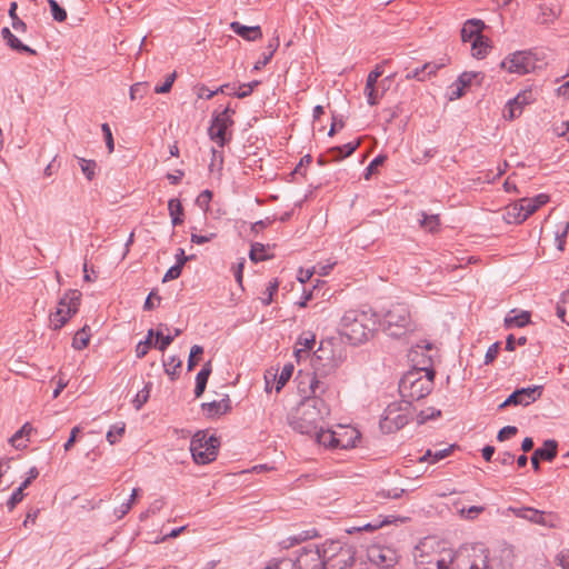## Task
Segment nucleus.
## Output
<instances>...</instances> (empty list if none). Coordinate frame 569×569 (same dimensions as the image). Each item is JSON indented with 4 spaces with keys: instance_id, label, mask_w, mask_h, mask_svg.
<instances>
[{
    "instance_id": "f704fd0d",
    "label": "nucleus",
    "mask_w": 569,
    "mask_h": 569,
    "mask_svg": "<svg viewBox=\"0 0 569 569\" xmlns=\"http://www.w3.org/2000/svg\"><path fill=\"white\" fill-rule=\"evenodd\" d=\"M181 333L180 329H174L173 335H163L162 331L154 332V336L157 338L154 347L158 348L160 351H164L173 341V339Z\"/></svg>"
},
{
    "instance_id": "423d86ee",
    "label": "nucleus",
    "mask_w": 569,
    "mask_h": 569,
    "mask_svg": "<svg viewBox=\"0 0 569 569\" xmlns=\"http://www.w3.org/2000/svg\"><path fill=\"white\" fill-rule=\"evenodd\" d=\"M325 569H346L355 560V548L340 540H328L320 547Z\"/></svg>"
},
{
    "instance_id": "20e7f679",
    "label": "nucleus",
    "mask_w": 569,
    "mask_h": 569,
    "mask_svg": "<svg viewBox=\"0 0 569 569\" xmlns=\"http://www.w3.org/2000/svg\"><path fill=\"white\" fill-rule=\"evenodd\" d=\"M381 330L390 338L402 339L415 332L417 326L412 319L409 307L397 302L383 312L378 319Z\"/></svg>"
},
{
    "instance_id": "5fc2aeb1",
    "label": "nucleus",
    "mask_w": 569,
    "mask_h": 569,
    "mask_svg": "<svg viewBox=\"0 0 569 569\" xmlns=\"http://www.w3.org/2000/svg\"><path fill=\"white\" fill-rule=\"evenodd\" d=\"M7 43L13 50L21 51V52H28V53H31V54L34 53V50H32L30 47L23 44L14 34H12L7 40Z\"/></svg>"
},
{
    "instance_id": "5701e85b",
    "label": "nucleus",
    "mask_w": 569,
    "mask_h": 569,
    "mask_svg": "<svg viewBox=\"0 0 569 569\" xmlns=\"http://www.w3.org/2000/svg\"><path fill=\"white\" fill-rule=\"evenodd\" d=\"M32 432V427L29 422H26L10 439L9 442L16 449H24L27 448V442L29 441V437Z\"/></svg>"
},
{
    "instance_id": "69168bd1",
    "label": "nucleus",
    "mask_w": 569,
    "mask_h": 569,
    "mask_svg": "<svg viewBox=\"0 0 569 569\" xmlns=\"http://www.w3.org/2000/svg\"><path fill=\"white\" fill-rule=\"evenodd\" d=\"M521 110L511 100L508 102L507 108L505 110L503 117L509 120H513L515 118L521 114Z\"/></svg>"
},
{
    "instance_id": "603ef678",
    "label": "nucleus",
    "mask_w": 569,
    "mask_h": 569,
    "mask_svg": "<svg viewBox=\"0 0 569 569\" xmlns=\"http://www.w3.org/2000/svg\"><path fill=\"white\" fill-rule=\"evenodd\" d=\"M51 9L52 17L56 21L62 22L67 19V12L61 8L56 0H48Z\"/></svg>"
},
{
    "instance_id": "dca6fc26",
    "label": "nucleus",
    "mask_w": 569,
    "mask_h": 569,
    "mask_svg": "<svg viewBox=\"0 0 569 569\" xmlns=\"http://www.w3.org/2000/svg\"><path fill=\"white\" fill-rule=\"evenodd\" d=\"M368 559L377 566L389 567L393 563V551L379 545H372L367 550Z\"/></svg>"
},
{
    "instance_id": "338daca9",
    "label": "nucleus",
    "mask_w": 569,
    "mask_h": 569,
    "mask_svg": "<svg viewBox=\"0 0 569 569\" xmlns=\"http://www.w3.org/2000/svg\"><path fill=\"white\" fill-rule=\"evenodd\" d=\"M23 499V493L21 492V488H17L9 500L7 501V507L11 511L14 507Z\"/></svg>"
},
{
    "instance_id": "4468645a",
    "label": "nucleus",
    "mask_w": 569,
    "mask_h": 569,
    "mask_svg": "<svg viewBox=\"0 0 569 569\" xmlns=\"http://www.w3.org/2000/svg\"><path fill=\"white\" fill-rule=\"evenodd\" d=\"M229 111V108H226L222 112L217 114L209 127L210 139L217 142L219 147H223L229 140L227 129L232 123Z\"/></svg>"
},
{
    "instance_id": "a18cd8bd",
    "label": "nucleus",
    "mask_w": 569,
    "mask_h": 569,
    "mask_svg": "<svg viewBox=\"0 0 569 569\" xmlns=\"http://www.w3.org/2000/svg\"><path fill=\"white\" fill-rule=\"evenodd\" d=\"M483 511H485L483 506H471L469 508L462 507V508L458 509L459 516L467 520L476 519Z\"/></svg>"
},
{
    "instance_id": "58836bf2",
    "label": "nucleus",
    "mask_w": 569,
    "mask_h": 569,
    "mask_svg": "<svg viewBox=\"0 0 569 569\" xmlns=\"http://www.w3.org/2000/svg\"><path fill=\"white\" fill-rule=\"evenodd\" d=\"M293 372V366L291 363L284 365L280 375L276 378V391L279 392L284 385L289 381Z\"/></svg>"
},
{
    "instance_id": "e433bc0d",
    "label": "nucleus",
    "mask_w": 569,
    "mask_h": 569,
    "mask_svg": "<svg viewBox=\"0 0 569 569\" xmlns=\"http://www.w3.org/2000/svg\"><path fill=\"white\" fill-rule=\"evenodd\" d=\"M90 340L89 328L84 326L82 329L78 330L72 339V347L76 350L84 349Z\"/></svg>"
},
{
    "instance_id": "a211bd4d",
    "label": "nucleus",
    "mask_w": 569,
    "mask_h": 569,
    "mask_svg": "<svg viewBox=\"0 0 569 569\" xmlns=\"http://www.w3.org/2000/svg\"><path fill=\"white\" fill-rule=\"evenodd\" d=\"M299 389L306 397H318V393L325 391L322 382L313 373H306L300 376Z\"/></svg>"
},
{
    "instance_id": "49530a36",
    "label": "nucleus",
    "mask_w": 569,
    "mask_h": 569,
    "mask_svg": "<svg viewBox=\"0 0 569 569\" xmlns=\"http://www.w3.org/2000/svg\"><path fill=\"white\" fill-rule=\"evenodd\" d=\"M151 383H147L142 390H140L134 399L132 400L133 407L140 410L142 406L148 401L150 396Z\"/></svg>"
},
{
    "instance_id": "f3484780",
    "label": "nucleus",
    "mask_w": 569,
    "mask_h": 569,
    "mask_svg": "<svg viewBox=\"0 0 569 569\" xmlns=\"http://www.w3.org/2000/svg\"><path fill=\"white\" fill-rule=\"evenodd\" d=\"M432 350V343L428 341H421L411 348L409 358L416 365L427 367L432 360V355H430Z\"/></svg>"
},
{
    "instance_id": "c756f323",
    "label": "nucleus",
    "mask_w": 569,
    "mask_h": 569,
    "mask_svg": "<svg viewBox=\"0 0 569 569\" xmlns=\"http://www.w3.org/2000/svg\"><path fill=\"white\" fill-rule=\"evenodd\" d=\"M515 311H511L506 318H505V325L507 328H521L526 326L530 321V315L527 311H521L518 315H511Z\"/></svg>"
},
{
    "instance_id": "c03bdc74",
    "label": "nucleus",
    "mask_w": 569,
    "mask_h": 569,
    "mask_svg": "<svg viewBox=\"0 0 569 569\" xmlns=\"http://www.w3.org/2000/svg\"><path fill=\"white\" fill-rule=\"evenodd\" d=\"M267 248L262 243L256 242L251 244V249L249 252V258L253 262L266 260L268 257L266 254Z\"/></svg>"
},
{
    "instance_id": "ea45409f",
    "label": "nucleus",
    "mask_w": 569,
    "mask_h": 569,
    "mask_svg": "<svg viewBox=\"0 0 569 569\" xmlns=\"http://www.w3.org/2000/svg\"><path fill=\"white\" fill-rule=\"evenodd\" d=\"M316 343V336L311 332H303L297 340L296 347L305 349L309 353Z\"/></svg>"
},
{
    "instance_id": "9d476101",
    "label": "nucleus",
    "mask_w": 569,
    "mask_h": 569,
    "mask_svg": "<svg viewBox=\"0 0 569 569\" xmlns=\"http://www.w3.org/2000/svg\"><path fill=\"white\" fill-rule=\"evenodd\" d=\"M456 569H499L489 565L488 550L480 545L463 548L459 552Z\"/></svg>"
},
{
    "instance_id": "de8ad7c7",
    "label": "nucleus",
    "mask_w": 569,
    "mask_h": 569,
    "mask_svg": "<svg viewBox=\"0 0 569 569\" xmlns=\"http://www.w3.org/2000/svg\"><path fill=\"white\" fill-rule=\"evenodd\" d=\"M153 336H154V331L152 329H150L148 331L146 340L144 341H140L137 345V347H136V356L138 358H143L148 353V351H149V349L151 347V339H152Z\"/></svg>"
},
{
    "instance_id": "a878e982",
    "label": "nucleus",
    "mask_w": 569,
    "mask_h": 569,
    "mask_svg": "<svg viewBox=\"0 0 569 569\" xmlns=\"http://www.w3.org/2000/svg\"><path fill=\"white\" fill-rule=\"evenodd\" d=\"M510 510L516 517L529 520L535 523H543L545 521L543 512L533 508H510Z\"/></svg>"
},
{
    "instance_id": "774afa93",
    "label": "nucleus",
    "mask_w": 569,
    "mask_h": 569,
    "mask_svg": "<svg viewBox=\"0 0 569 569\" xmlns=\"http://www.w3.org/2000/svg\"><path fill=\"white\" fill-rule=\"evenodd\" d=\"M556 560L562 569H569V550L560 551L557 555Z\"/></svg>"
},
{
    "instance_id": "0eeeda50",
    "label": "nucleus",
    "mask_w": 569,
    "mask_h": 569,
    "mask_svg": "<svg viewBox=\"0 0 569 569\" xmlns=\"http://www.w3.org/2000/svg\"><path fill=\"white\" fill-rule=\"evenodd\" d=\"M411 416V403L405 401H393L387 406L381 419L380 429L386 433L398 431L405 427Z\"/></svg>"
},
{
    "instance_id": "c9c22d12",
    "label": "nucleus",
    "mask_w": 569,
    "mask_h": 569,
    "mask_svg": "<svg viewBox=\"0 0 569 569\" xmlns=\"http://www.w3.org/2000/svg\"><path fill=\"white\" fill-rule=\"evenodd\" d=\"M168 210L171 217V221L173 226H178L182 223L181 216L183 213V209L181 202L178 199H170L168 202Z\"/></svg>"
},
{
    "instance_id": "4d7b16f0",
    "label": "nucleus",
    "mask_w": 569,
    "mask_h": 569,
    "mask_svg": "<svg viewBox=\"0 0 569 569\" xmlns=\"http://www.w3.org/2000/svg\"><path fill=\"white\" fill-rule=\"evenodd\" d=\"M203 353V348L199 345H194L190 349V355L188 358L187 369L188 371L193 370V368L197 366L196 357Z\"/></svg>"
},
{
    "instance_id": "680f3d73",
    "label": "nucleus",
    "mask_w": 569,
    "mask_h": 569,
    "mask_svg": "<svg viewBox=\"0 0 569 569\" xmlns=\"http://www.w3.org/2000/svg\"><path fill=\"white\" fill-rule=\"evenodd\" d=\"M223 163V158L220 152H218L216 149H212V159L209 164V170L213 172L214 170L221 171Z\"/></svg>"
},
{
    "instance_id": "6e6d98bb",
    "label": "nucleus",
    "mask_w": 569,
    "mask_h": 569,
    "mask_svg": "<svg viewBox=\"0 0 569 569\" xmlns=\"http://www.w3.org/2000/svg\"><path fill=\"white\" fill-rule=\"evenodd\" d=\"M365 96L367 97V102L370 106H375L379 102L381 96L376 90V86L367 84L365 87Z\"/></svg>"
},
{
    "instance_id": "f257e3e1",
    "label": "nucleus",
    "mask_w": 569,
    "mask_h": 569,
    "mask_svg": "<svg viewBox=\"0 0 569 569\" xmlns=\"http://www.w3.org/2000/svg\"><path fill=\"white\" fill-rule=\"evenodd\" d=\"M459 551H453L446 542L436 538H425L415 548L413 558L423 569H456Z\"/></svg>"
},
{
    "instance_id": "aec40b11",
    "label": "nucleus",
    "mask_w": 569,
    "mask_h": 569,
    "mask_svg": "<svg viewBox=\"0 0 569 569\" xmlns=\"http://www.w3.org/2000/svg\"><path fill=\"white\" fill-rule=\"evenodd\" d=\"M485 23L481 20L471 19L465 22L461 29V39L463 42H473L478 37H481V31Z\"/></svg>"
},
{
    "instance_id": "72a5a7b5",
    "label": "nucleus",
    "mask_w": 569,
    "mask_h": 569,
    "mask_svg": "<svg viewBox=\"0 0 569 569\" xmlns=\"http://www.w3.org/2000/svg\"><path fill=\"white\" fill-rule=\"evenodd\" d=\"M453 446L440 450H427L426 453L419 459L420 461H428L431 463L438 462L449 456Z\"/></svg>"
},
{
    "instance_id": "864d4df0",
    "label": "nucleus",
    "mask_w": 569,
    "mask_h": 569,
    "mask_svg": "<svg viewBox=\"0 0 569 569\" xmlns=\"http://www.w3.org/2000/svg\"><path fill=\"white\" fill-rule=\"evenodd\" d=\"M148 84L144 82H137L130 87V99L137 100L143 98L147 93Z\"/></svg>"
},
{
    "instance_id": "9b49d317",
    "label": "nucleus",
    "mask_w": 569,
    "mask_h": 569,
    "mask_svg": "<svg viewBox=\"0 0 569 569\" xmlns=\"http://www.w3.org/2000/svg\"><path fill=\"white\" fill-rule=\"evenodd\" d=\"M537 58L530 51H517L506 57L500 67L510 73L526 74L536 69Z\"/></svg>"
},
{
    "instance_id": "13d9d810",
    "label": "nucleus",
    "mask_w": 569,
    "mask_h": 569,
    "mask_svg": "<svg viewBox=\"0 0 569 569\" xmlns=\"http://www.w3.org/2000/svg\"><path fill=\"white\" fill-rule=\"evenodd\" d=\"M440 410H437L435 408H427L426 410H421L419 415L417 416V422L419 425L425 423L429 419L436 418L440 416Z\"/></svg>"
},
{
    "instance_id": "4be33fe9",
    "label": "nucleus",
    "mask_w": 569,
    "mask_h": 569,
    "mask_svg": "<svg viewBox=\"0 0 569 569\" xmlns=\"http://www.w3.org/2000/svg\"><path fill=\"white\" fill-rule=\"evenodd\" d=\"M528 218L522 201L511 203L507 207L506 220L508 223H521Z\"/></svg>"
},
{
    "instance_id": "1a4fd4ad",
    "label": "nucleus",
    "mask_w": 569,
    "mask_h": 569,
    "mask_svg": "<svg viewBox=\"0 0 569 569\" xmlns=\"http://www.w3.org/2000/svg\"><path fill=\"white\" fill-rule=\"evenodd\" d=\"M81 293L78 290L67 291L59 300L56 312L50 315V325L54 330L62 328L77 313Z\"/></svg>"
},
{
    "instance_id": "37998d69",
    "label": "nucleus",
    "mask_w": 569,
    "mask_h": 569,
    "mask_svg": "<svg viewBox=\"0 0 569 569\" xmlns=\"http://www.w3.org/2000/svg\"><path fill=\"white\" fill-rule=\"evenodd\" d=\"M420 224L426 230L433 232L439 227V217L437 214L428 216L427 213L421 212Z\"/></svg>"
},
{
    "instance_id": "052dcab7",
    "label": "nucleus",
    "mask_w": 569,
    "mask_h": 569,
    "mask_svg": "<svg viewBox=\"0 0 569 569\" xmlns=\"http://www.w3.org/2000/svg\"><path fill=\"white\" fill-rule=\"evenodd\" d=\"M176 77H177L176 72L170 73L166 78V81L163 82V84L157 86L154 88V92L156 93H167V92H169L171 90V88H172V84H173V82L176 80Z\"/></svg>"
},
{
    "instance_id": "473e14b6",
    "label": "nucleus",
    "mask_w": 569,
    "mask_h": 569,
    "mask_svg": "<svg viewBox=\"0 0 569 569\" xmlns=\"http://www.w3.org/2000/svg\"><path fill=\"white\" fill-rule=\"evenodd\" d=\"M536 100L535 92L531 88H527L519 92L511 102L515 103L522 111L527 104L532 103Z\"/></svg>"
},
{
    "instance_id": "09e8293b",
    "label": "nucleus",
    "mask_w": 569,
    "mask_h": 569,
    "mask_svg": "<svg viewBox=\"0 0 569 569\" xmlns=\"http://www.w3.org/2000/svg\"><path fill=\"white\" fill-rule=\"evenodd\" d=\"M264 569H295V565L290 558L271 559Z\"/></svg>"
},
{
    "instance_id": "39448f33",
    "label": "nucleus",
    "mask_w": 569,
    "mask_h": 569,
    "mask_svg": "<svg viewBox=\"0 0 569 569\" xmlns=\"http://www.w3.org/2000/svg\"><path fill=\"white\" fill-rule=\"evenodd\" d=\"M435 371L428 367L412 368L399 382V392L409 403L428 396L433 388Z\"/></svg>"
},
{
    "instance_id": "6ab92c4d",
    "label": "nucleus",
    "mask_w": 569,
    "mask_h": 569,
    "mask_svg": "<svg viewBox=\"0 0 569 569\" xmlns=\"http://www.w3.org/2000/svg\"><path fill=\"white\" fill-rule=\"evenodd\" d=\"M203 413L208 418H217L227 413L230 409V399L228 395H224L222 399L214 400L211 402H203L201 405Z\"/></svg>"
},
{
    "instance_id": "3c124183",
    "label": "nucleus",
    "mask_w": 569,
    "mask_h": 569,
    "mask_svg": "<svg viewBox=\"0 0 569 569\" xmlns=\"http://www.w3.org/2000/svg\"><path fill=\"white\" fill-rule=\"evenodd\" d=\"M216 238H217V233L216 232H209L207 234H198L196 232V228H192V232H191V236H190L191 242L196 243V244H203V243L212 241Z\"/></svg>"
},
{
    "instance_id": "2f4dec72",
    "label": "nucleus",
    "mask_w": 569,
    "mask_h": 569,
    "mask_svg": "<svg viewBox=\"0 0 569 569\" xmlns=\"http://www.w3.org/2000/svg\"><path fill=\"white\" fill-rule=\"evenodd\" d=\"M181 366V360L176 356H170L168 359L163 360L164 371L171 380H176L178 378Z\"/></svg>"
},
{
    "instance_id": "bf43d9fd",
    "label": "nucleus",
    "mask_w": 569,
    "mask_h": 569,
    "mask_svg": "<svg viewBox=\"0 0 569 569\" xmlns=\"http://www.w3.org/2000/svg\"><path fill=\"white\" fill-rule=\"evenodd\" d=\"M212 199V192L210 190L202 191L196 200V203L204 211L207 212L209 210V203Z\"/></svg>"
},
{
    "instance_id": "412c9836",
    "label": "nucleus",
    "mask_w": 569,
    "mask_h": 569,
    "mask_svg": "<svg viewBox=\"0 0 569 569\" xmlns=\"http://www.w3.org/2000/svg\"><path fill=\"white\" fill-rule=\"evenodd\" d=\"M230 29L247 41H256L262 37L259 26L247 27L238 21H233L230 23Z\"/></svg>"
},
{
    "instance_id": "79ce46f5",
    "label": "nucleus",
    "mask_w": 569,
    "mask_h": 569,
    "mask_svg": "<svg viewBox=\"0 0 569 569\" xmlns=\"http://www.w3.org/2000/svg\"><path fill=\"white\" fill-rule=\"evenodd\" d=\"M79 164L82 173L86 178L91 181L96 176L97 163L93 160H88L84 158H79Z\"/></svg>"
},
{
    "instance_id": "c85d7f7f",
    "label": "nucleus",
    "mask_w": 569,
    "mask_h": 569,
    "mask_svg": "<svg viewBox=\"0 0 569 569\" xmlns=\"http://www.w3.org/2000/svg\"><path fill=\"white\" fill-rule=\"evenodd\" d=\"M397 520H399V518L395 517V516H385V517H379L368 523H365L363 526L361 527H357L355 528L356 530L358 531H362V530H366V531H375L379 528H382L383 526H387V525H390V523H393L396 522Z\"/></svg>"
},
{
    "instance_id": "ddd939ff",
    "label": "nucleus",
    "mask_w": 569,
    "mask_h": 569,
    "mask_svg": "<svg viewBox=\"0 0 569 569\" xmlns=\"http://www.w3.org/2000/svg\"><path fill=\"white\" fill-rule=\"evenodd\" d=\"M541 393V386L517 389L501 405H499V409H503L508 406H529L539 399Z\"/></svg>"
},
{
    "instance_id": "e2e57ef3",
    "label": "nucleus",
    "mask_w": 569,
    "mask_h": 569,
    "mask_svg": "<svg viewBox=\"0 0 569 569\" xmlns=\"http://www.w3.org/2000/svg\"><path fill=\"white\" fill-rule=\"evenodd\" d=\"M405 492V489L395 488L391 490H380L377 492L378 497H381L383 499H398L400 498Z\"/></svg>"
},
{
    "instance_id": "7c9ffc66",
    "label": "nucleus",
    "mask_w": 569,
    "mask_h": 569,
    "mask_svg": "<svg viewBox=\"0 0 569 569\" xmlns=\"http://www.w3.org/2000/svg\"><path fill=\"white\" fill-rule=\"evenodd\" d=\"M535 453L542 460L552 461L557 456V442L555 440H547L541 448H538L535 451Z\"/></svg>"
},
{
    "instance_id": "2eb2a0df",
    "label": "nucleus",
    "mask_w": 569,
    "mask_h": 569,
    "mask_svg": "<svg viewBox=\"0 0 569 569\" xmlns=\"http://www.w3.org/2000/svg\"><path fill=\"white\" fill-rule=\"evenodd\" d=\"M335 433L337 449L353 448L360 439V432L349 426H338L337 429H335Z\"/></svg>"
},
{
    "instance_id": "f8f14e48",
    "label": "nucleus",
    "mask_w": 569,
    "mask_h": 569,
    "mask_svg": "<svg viewBox=\"0 0 569 569\" xmlns=\"http://www.w3.org/2000/svg\"><path fill=\"white\" fill-rule=\"evenodd\" d=\"M292 563L295 569H325L320 548L317 546H307L300 549L296 558L292 559Z\"/></svg>"
},
{
    "instance_id": "393cba45",
    "label": "nucleus",
    "mask_w": 569,
    "mask_h": 569,
    "mask_svg": "<svg viewBox=\"0 0 569 569\" xmlns=\"http://www.w3.org/2000/svg\"><path fill=\"white\" fill-rule=\"evenodd\" d=\"M211 371V361H208L207 363H204L202 369L197 373L194 388V396L197 398H200L203 395Z\"/></svg>"
},
{
    "instance_id": "f03ea898",
    "label": "nucleus",
    "mask_w": 569,
    "mask_h": 569,
    "mask_svg": "<svg viewBox=\"0 0 569 569\" xmlns=\"http://www.w3.org/2000/svg\"><path fill=\"white\" fill-rule=\"evenodd\" d=\"M378 316L372 310L352 309L345 312L340 320L339 332L351 345L367 342L377 330Z\"/></svg>"
},
{
    "instance_id": "4c0bfd02",
    "label": "nucleus",
    "mask_w": 569,
    "mask_h": 569,
    "mask_svg": "<svg viewBox=\"0 0 569 569\" xmlns=\"http://www.w3.org/2000/svg\"><path fill=\"white\" fill-rule=\"evenodd\" d=\"M138 489H132V492L128 499V501L121 503L119 507L114 509V515L118 519L123 518L132 508V506L136 503L137 497H138Z\"/></svg>"
},
{
    "instance_id": "0e129e2a",
    "label": "nucleus",
    "mask_w": 569,
    "mask_h": 569,
    "mask_svg": "<svg viewBox=\"0 0 569 569\" xmlns=\"http://www.w3.org/2000/svg\"><path fill=\"white\" fill-rule=\"evenodd\" d=\"M101 129L104 134V140H106V146L108 148V151H109V153H111L114 150V142H113L111 129L108 123H103L101 126Z\"/></svg>"
},
{
    "instance_id": "6e6552de",
    "label": "nucleus",
    "mask_w": 569,
    "mask_h": 569,
    "mask_svg": "<svg viewBox=\"0 0 569 569\" xmlns=\"http://www.w3.org/2000/svg\"><path fill=\"white\" fill-rule=\"evenodd\" d=\"M219 440L206 431H198L190 441V451L196 463L206 465L217 457Z\"/></svg>"
},
{
    "instance_id": "8fccbe9b",
    "label": "nucleus",
    "mask_w": 569,
    "mask_h": 569,
    "mask_svg": "<svg viewBox=\"0 0 569 569\" xmlns=\"http://www.w3.org/2000/svg\"><path fill=\"white\" fill-rule=\"evenodd\" d=\"M279 282L277 279L269 282L263 296L261 297V301L263 305L268 306L272 302L273 295L278 291Z\"/></svg>"
},
{
    "instance_id": "a19ab883",
    "label": "nucleus",
    "mask_w": 569,
    "mask_h": 569,
    "mask_svg": "<svg viewBox=\"0 0 569 569\" xmlns=\"http://www.w3.org/2000/svg\"><path fill=\"white\" fill-rule=\"evenodd\" d=\"M126 425L123 422H119L113 425L109 431L107 432V440L110 445H114L119 441L124 432Z\"/></svg>"
},
{
    "instance_id": "b1692460",
    "label": "nucleus",
    "mask_w": 569,
    "mask_h": 569,
    "mask_svg": "<svg viewBox=\"0 0 569 569\" xmlns=\"http://www.w3.org/2000/svg\"><path fill=\"white\" fill-rule=\"evenodd\" d=\"M316 442L325 448L337 449L335 430L323 429L322 426L311 436Z\"/></svg>"
},
{
    "instance_id": "7ed1b4c3",
    "label": "nucleus",
    "mask_w": 569,
    "mask_h": 569,
    "mask_svg": "<svg viewBox=\"0 0 569 569\" xmlns=\"http://www.w3.org/2000/svg\"><path fill=\"white\" fill-rule=\"evenodd\" d=\"M329 416V408L319 397H306L289 417L290 427L307 436H312Z\"/></svg>"
},
{
    "instance_id": "cd10ccee",
    "label": "nucleus",
    "mask_w": 569,
    "mask_h": 569,
    "mask_svg": "<svg viewBox=\"0 0 569 569\" xmlns=\"http://www.w3.org/2000/svg\"><path fill=\"white\" fill-rule=\"evenodd\" d=\"M490 50V41L488 38L481 36L471 42L472 57L477 59L485 58Z\"/></svg>"
},
{
    "instance_id": "bb28decb",
    "label": "nucleus",
    "mask_w": 569,
    "mask_h": 569,
    "mask_svg": "<svg viewBox=\"0 0 569 569\" xmlns=\"http://www.w3.org/2000/svg\"><path fill=\"white\" fill-rule=\"evenodd\" d=\"M521 201L525 207V211L529 217L549 201V196L546 193H540L533 198H522Z\"/></svg>"
}]
</instances>
